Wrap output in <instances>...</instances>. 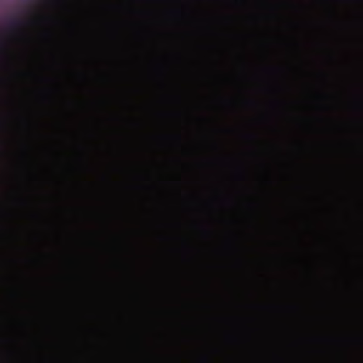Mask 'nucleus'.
<instances>
[{"mask_svg":"<svg viewBox=\"0 0 363 363\" xmlns=\"http://www.w3.org/2000/svg\"><path fill=\"white\" fill-rule=\"evenodd\" d=\"M26 22V21H23L19 18H12L10 21H9V27L11 28V29H16V28H18L21 26H23V25H25Z\"/></svg>","mask_w":363,"mask_h":363,"instance_id":"nucleus-1","label":"nucleus"}]
</instances>
